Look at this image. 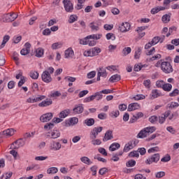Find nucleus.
<instances>
[{"label":"nucleus","mask_w":179,"mask_h":179,"mask_svg":"<svg viewBox=\"0 0 179 179\" xmlns=\"http://www.w3.org/2000/svg\"><path fill=\"white\" fill-rule=\"evenodd\" d=\"M17 14H15V13H6L1 15L0 21L3 23H10L15 22L17 19Z\"/></svg>","instance_id":"nucleus-1"},{"label":"nucleus","mask_w":179,"mask_h":179,"mask_svg":"<svg viewBox=\"0 0 179 179\" xmlns=\"http://www.w3.org/2000/svg\"><path fill=\"white\" fill-rule=\"evenodd\" d=\"M161 69L164 73H171L173 71L171 63L169 62H163L161 64Z\"/></svg>","instance_id":"nucleus-2"},{"label":"nucleus","mask_w":179,"mask_h":179,"mask_svg":"<svg viewBox=\"0 0 179 179\" xmlns=\"http://www.w3.org/2000/svg\"><path fill=\"white\" fill-rule=\"evenodd\" d=\"M45 95H33L32 96L28 98L27 99V103H38V101H41L45 99Z\"/></svg>","instance_id":"nucleus-3"},{"label":"nucleus","mask_w":179,"mask_h":179,"mask_svg":"<svg viewBox=\"0 0 179 179\" xmlns=\"http://www.w3.org/2000/svg\"><path fill=\"white\" fill-rule=\"evenodd\" d=\"M159 160H160V154H154L150 157L146 159L145 164H152V163H157Z\"/></svg>","instance_id":"nucleus-4"},{"label":"nucleus","mask_w":179,"mask_h":179,"mask_svg":"<svg viewBox=\"0 0 179 179\" xmlns=\"http://www.w3.org/2000/svg\"><path fill=\"white\" fill-rule=\"evenodd\" d=\"M41 78L45 83H51L52 82V78L51 77V74L48 71H45L43 72L41 75Z\"/></svg>","instance_id":"nucleus-5"},{"label":"nucleus","mask_w":179,"mask_h":179,"mask_svg":"<svg viewBox=\"0 0 179 179\" xmlns=\"http://www.w3.org/2000/svg\"><path fill=\"white\" fill-rule=\"evenodd\" d=\"M63 4L66 12H73V4L70 0H63Z\"/></svg>","instance_id":"nucleus-6"},{"label":"nucleus","mask_w":179,"mask_h":179,"mask_svg":"<svg viewBox=\"0 0 179 179\" xmlns=\"http://www.w3.org/2000/svg\"><path fill=\"white\" fill-rule=\"evenodd\" d=\"M61 136V131L58 129H53L51 133L48 132L46 135V138H49L50 139H57Z\"/></svg>","instance_id":"nucleus-7"},{"label":"nucleus","mask_w":179,"mask_h":179,"mask_svg":"<svg viewBox=\"0 0 179 179\" xmlns=\"http://www.w3.org/2000/svg\"><path fill=\"white\" fill-rule=\"evenodd\" d=\"M62 146V145L59 142L52 141L50 143L49 149L50 150H52V152H57L61 149Z\"/></svg>","instance_id":"nucleus-8"},{"label":"nucleus","mask_w":179,"mask_h":179,"mask_svg":"<svg viewBox=\"0 0 179 179\" xmlns=\"http://www.w3.org/2000/svg\"><path fill=\"white\" fill-rule=\"evenodd\" d=\"M54 114H52V113H45L40 117V121L42 122H48V121L52 120Z\"/></svg>","instance_id":"nucleus-9"},{"label":"nucleus","mask_w":179,"mask_h":179,"mask_svg":"<svg viewBox=\"0 0 179 179\" xmlns=\"http://www.w3.org/2000/svg\"><path fill=\"white\" fill-rule=\"evenodd\" d=\"M103 131V127H94L92 131H91L90 134V138L91 139H96L97 138V135L100 134Z\"/></svg>","instance_id":"nucleus-10"},{"label":"nucleus","mask_w":179,"mask_h":179,"mask_svg":"<svg viewBox=\"0 0 179 179\" xmlns=\"http://www.w3.org/2000/svg\"><path fill=\"white\" fill-rule=\"evenodd\" d=\"M131 29V24L129 22H123L120 27V31L122 33H126V31H129Z\"/></svg>","instance_id":"nucleus-11"},{"label":"nucleus","mask_w":179,"mask_h":179,"mask_svg":"<svg viewBox=\"0 0 179 179\" xmlns=\"http://www.w3.org/2000/svg\"><path fill=\"white\" fill-rule=\"evenodd\" d=\"M113 138H114V136H113V131L108 130L103 138V142H107V141H111Z\"/></svg>","instance_id":"nucleus-12"},{"label":"nucleus","mask_w":179,"mask_h":179,"mask_svg":"<svg viewBox=\"0 0 179 179\" xmlns=\"http://www.w3.org/2000/svg\"><path fill=\"white\" fill-rule=\"evenodd\" d=\"M52 104V99H46L45 101L38 103V107H48Z\"/></svg>","instance_id":"nucleus-13"},{"label":"nucleus","mask_w":179,"mask_h":179,"mask_svg":"<svg viewBox=\"0 0 179 179\" xmlns=\"http://www.w3.org/2000/svg\"><path fill=\"white\" fill-rule=\"evenodd\" d=\"M83 106L82 105H76L73 109V114H82L83 113Z\"/></svg>","instance_id":"nucleus-14"},{"label":"nucleus","mask_w":179,"mask_h":179,"mask_svg":"<svg viewBox=\"0 0 179 179\" xmlns=\"http://www.w3.org/2000/svg\"><path fill=\"white\" fill-rule=\"evenodd\" d=\"M150 96L151 99L153 100L154 99L160 97V96H162V92L159 90H152Z\"/></svg>","instance_id":"nucleus-15"},{"label":"nucleus","mask_w":179,"mask_h":179,"mask_svg":"<svg viewBox=\"0 0 179 179\" xmlns=\"http://www.w3.org/2000/svg\"><path fill=\"white\" fill-rule=\"evenodd\" d=\"M140 107H141V106L138 105V103H130V104L128 106L127 111H134V110H135L139 109Z\"/></svg>","instance_id":"nucleus-16"},{"label":"nucleus","mask_w":179,"mask_h":179,"mask_svg":"<svg viewBox=\"0 0 179 179\" xmlns=\"http://www.w3.org/2000/svg\"><path fill=\"white\" fill-rule=\"evenodd\" d=\"M131 149H134V141H129L127 143L123 149V152H129Z\"/></svg>","instance_id":"nucleus-17"},{"label":"nucleus","mask_w":179,"mask_h":179,"mask_svg":"<svg viewBox=\"0 0 179 179\" xmlns=\"http://www.w3.org/2000/svg\"><path fill=\"white\" fill-rule=\"evenodd\" d=\"M74 55L73 50L72 48H68L65 50V58H73Z\"/></svg>","instance_id":"nucleus-18"},{"label":"nucleus","mask_w":179,"mask_h":179,"mask_svg":"<svg viewBox=\"0 0 179 179\" xmlns=\"http://www.w3.org/2000/svg\"><path fill=\"white\" fill-rule=\"evenodd\" d=\"M120 80H121V76L118 74L112 76L109 79V82H111V83L120 82Z\"/></svg>","instance_id":"nucleus-19"},{"label":"nucleus","mask_w":179,"mask_h":179,"mask_svg":"<svg viewBox=\"0 0 179 179\" xmlns=\"http://www.w3.org/2000/svg\"><path fill=\"white\" fill-rule=\"evenodd\" d=\"M164 37H165L164 36H163L162 38H160L159 36H155L152 38L151 42L154 45H156V44H157V43L159 42L163 43V41H164Z\"/></svg>","instance_id":"nucleus-20"},{"label":"nucleus","mask_w":179,"mask_h":179,"mask_svg":"<svg viewBox=\"0 0 179 179\" xmlns=\"http://www.w3.org/2000/svg\"><path fill=\"white\" fill-rule=\"evenodd\" d=\"M149 135V133H148V130L147 129H144L143 130H141L138 136H137V138H146V136H148Z\"/></svg>","instance_id":"nucleus-21"},{"label":"nucleus","mask_w":179,"mask_h":179,"mask_svg":"<svg viewBox=\"0 0 179 179\" xmlns=\"http://www.w3.org/2000/svg\"><path fill=\"white\" fill-rule=\"evenodd\" d=\"M79 122V119L78 117H71L69 121H66V124H69V127L71 125H76Z\"/></svg>","instance_id":"nucleus-22"},{"label":"nucleus","mask_w":179,"mask_h":179,"mask_svg":"<svg viewBox=\"0 0 179 179\" xmlns=\"http://www.w3.org/2000/svg\"><path fill=\"white\" fill-rule=\"evenodd\" d=\"M91 52L92 57H96V55H99V54L101 52V49H100V48L95 47L91 49Z\"/></svg>","instance_id":"nucleus-23"},{"label":"nucleus","mask_w":179,"mask_h":179,"mask_svg":"<svg viewBox=\"0 0 179 179\" xmlns=\"http://www.w3.org/2000/svg\"><path fill=\"white\" fill-rule=\"evenodd\" d=\"M120 147L121 145H120V143H112L109 147V150H110V152H114L117 150V149H120Z\"/></svg>","instance_id":"nucleus-24"},{"label":"nucleus","mask_w":179,"mask_h":179,"mask_svg":"<svg viewBox=\"0 0 179 179\" xmlns=\"http://www.w3.org/2000/svg\"><path fill=\"white\" fill-rule=\"evenodd\" d=\"M10 38V36H9L8 35H6L3 36L2 43L0 45V50H2V48L5 47L6 43L9 41Z\"/></svg>","instance_id":"nucleus-25"},{"label":"nucleus","mask_w":179,"mask_h":179,"mask_svg":"<svg viewBox=\"0 0 179 179\" xmlns=\"http://www.w3.org/2000/svg\"><path fill=\"white\" fill-rule=\"evenodd\" d=\"M15 134V130L13 129H8L3 131V135L6 136H12Z\"/></svg>","instance_id":"nucleus-26"},{"label":"nucleus","mask_w":179,"mask_h":179,"mask_svg":"<svg viewBox=\"0 0 179 179\" xmlns=\"http://www.w3.org/2000/svg\"><path fill=\"white\" fill-rule=\"evenodd\" d=\"M171 89H173V85L170 83H165L163 85L162 90L164 92H171Z\"/></svg>","instance_id":"nucleus-27"},{"label":"nucleus","mask_w":179,"mask_h":179,"mask_svg":"<svg viewBox=\"0 0 179 179\" xmlns=\"http://www.w3.org/2000/svg\"><path fill=\"white\" fill-rule=\"evenodd\" d=\"M69 115V109H66L60 112L59 117V118H66Z\"/></svg>","instance_id":"nucleus-28"},{"label":"nucleus","mask_w":179,"mask_h":179,"mask_svg":"<svg viewBox=\"0 0 179 179\" xmlns=\"http://www.w3.org/2000/svg\"><path fill=\"white\" fill-rule=\"evenodd\" d=\"M90 27L92 30V31H97L100 28L99 27V24H96V22H93L90 24Z\"/></svg>","instance_id":"nucleus-29"},{"label":"nucleus","mask_w":179,"mask_h":179,"mask_svg":"<svg viewBox=\"0 0 179 179\" xmlns=\"http://www.w3.org/2000/svg\"><path fill=\"white\" fill-rule=\"evenodd\" d=\"M84 124H86L87 127H92V125H94V119L93 118L86 119L84 121Z\"/></svg>","instance_id":"nucleus-30"},{"label":"nucleus","mask_w":179,"mask_h":179,"mask_svg":"<svg viewBox=\"0 0 179 179\" xmlns=\"http://www.w3.org/2000/svg\"><path fill=\"white\" fill-rule=\"evenodd\" d=\"M43 55H44V50H43V48H38L36 50V57L38 58H41Z\"/></svg>","instance_id":"nucleus-31"},{"label":"nucleus","mask_w":179,"mask_h":179,"mask_svg":"<svg viewBox=\"0 0 179 179\" xmlns=\"http://www.w3.org/2000/svg\"><path fill=\"white\" fill-rule=\"evenodd\" d=\"M101 34H93L87 36V38H92V40H100L101 38Z\"/></svg>","instance_id":"nucleus-32"},{"label":"nucleus","mask_w":179,"mask_h":179,"mask_svg":"<svg viewBox=\"0 0 179 179\" xmlns=\"http://www.w3.org/2000/svg\"><path fill=\"white\" fill-rule=\"evenodd\" d=\"M98 73L101 75L103 78H107V71L104 69V68H99Z\"/></svg>","instance_id":"nucleus-33"},{"label":"nucleus","mask_w":179,"mask_h":179,"mask_svg":"<svg viewBox=\"0 0 179 179\" xmlns=\"http://www.w3.org/2000/svg\"><path fill=\"white\" fill-rule=\"evenodd\" d=\"M80 160L83 163H85V164H92V161H90V159L87 157H83L80 158Z\"/></svg>","instance_id":"nucleus-34"},{"label":"nucleus","mask_w":179,"mask_h":179,"mask_svg":"<svg viewBox=\"0 0 179 179\" xmlns=\"http://www.w3.org/2000/svg\"><path fill=\"white\" fill-rule=\"evenodd\" d=\"M136 165V161L134 159H130L126 163L127 167H134Z\"/></svg>","instance_id":"nucleus-35"},{"label":"nucleus","mask_w":179,"mask_h":179,"mask_svg":"<svg viewBox=\"0 0 179 179\" xmlns=\"http://www.w3.org/2000/svg\"><path fill=\"white\" fill-rule=\"evenodd\" d=\"M15 143H17L20 147H22L24 145H26V142L23 140V138L17 140L13 143V145H15Z\"/></svg>","instance_id":"nucleus-36"},{"label":"nucleus","mask_w":179,"mask_h":179,"mask_svg":"<svg viewBox=\"0 0 179 179\" xmlns=\"http://www.w3.org/2000/svg\"><path fill=\"white\" fill-rule=\"evenodd\" d=\"M58 173V169L56 167H52L48 169V174H56Z\"/></svg>","instance_id":"nucleus-37"},{"label":"nucleus","mask_w":179,"mask_h":179,"mask_svg":"<svg viewBox=\"0 0 179 179\" xmlns=\"http://www.w3.org/2000/svg\"><path fill=\"white\" fill-rule=\"evenodd\" d=\"M30 78L31 79H38V72L37 71H31L29 73Z\"/></svg>","instance_id":"nucleus-38"},{"label":"nucleus","mask_w":179,"mask_h":179,"mask_svg":"<svg viewBox=\"0 0 179 179\" xmlns=\"http://www.w3.org/2000/svg\"><path fill=\"white\" fill-rule=\"evenodd\" d=\"M129 157H139V151H132L129 152Z\"/></svg>","instance_id":"nucleus-39"},{"label":"nucleus","mask_w":179,"mask_h":179,"mask_svg":"<svg viewBox=\"0 0 179 179\" xmlns=\"http://www.w3.org/2000/svg\"><path fill=\"white\" fill-rule=\"evenodd\" d=\"M162 20L163 23H169V22H170V15L167 14L163 15Z\"/></svg>","instance_id":"nucleus-40"},{"label":"nucleus","mask_w":179,"mask_h":179,"mask_svg":"<svg viewBox=\"0 0 179 179\" xmlns=\"http://www.w3.org/2000/svg\"><path fill=\"white\" fill-rule=\"evenodd\" d=\"M170 160H171V157L170 155L167 154L165 157L162 158L161 162L163 163H167V162H170Z\"/></svg>","instance_id":"nucleus-41"},{"label":"nucleus","mask_w":179,"mask_h":179,"mask_svg":"<svg viewBox=\"0 0 179 179\" xmlns=\"http://www.w3.org/2000/svg\"><path fill=\"white\" fill-rule=\"evenodd\" d=\"M131 48L128 47V48H125L123 49L122 50V54L124 57H127V55H128V54H131Z\"/></svg>","instance_id":"nucleus-42"},{"label":"nucleus","mask_w":179,"mask_h":179,"mask_svg":"<svg viewBox=\"0 0 179 179\" xmlns=\"http://www.w3.org/2000/svg\"><path fill=\"white\" fill-rule=\"evenodd\" d=\"M179 94V90L175 89L172 92L169 93L170 97H176V96H178Z\"/></svg>","instance_id":"nucleus-43"},{"label":"nucleus","mask_w":179,"mask_h":179,"mask_svg":"<svg viewBox=\"0 0 179 179\" xmlns=\"http://www.w3.org/2000/svg\"><path fill=\"white\" fill-rule=\"evenodd\" d=\"M78 20V16L76 15H71L69 20V23H73Z\"/></svg>","instance_id":"nucleus-44"},{"label":"nucleus","mask_w":179,"mask_h":179,"mask_svg":"<svg viewBox=\"0 0 179 179\" xmlns=\"http://www.w3.org/2000/svg\"><path fill=\"white\" fill-rule=\"evenodd\" d=\"M179 104L177 102H171L167 105V107L169 108H176V107H178Z\"/></svg>","instance_id":"nucleus-45"},{"label":"nucleus","mask_w":179,"mask_h":179,"mask_svg":"<svg viewBox=\"0 0 179 179\" xmlns=\"http://www.w3.org/2000/svg\"><path fill=\"white\" fill-rule=\"evenodd\" d=\"M24 83H26V78L24 76H22L20 80L18 83V87H22Z\"/></svg>","instance_id":"nucleus-46"},{"label":"nucleus","mask_w":179,"mask_h":179,"mask_svg":"<svg viewBox=\"0 0 179 179\" xmlns=\"http://www.w3.org/2000/svg\"><path fill=\"white\" fill-rule=\"evenodd\" d=\"M145 129H147V132L148 133V135H150V134H153V132L156 131L155 127H149Z\"/></svg>","instance_id":"nucleus-47"},{"label":"nucleus","mask_w":179,"mask_h":179,"mask_svg":"<svg viewBox=\"0 0 179 179\" xmlns=\"http://www.w3.org/2000/svg\"><path fill=\"white\" fill-rule=\"evenodd\" d=\"M94 96L95 99H96L97 101L101 100V99H103V94H101V92H96L94 94Z\"/></svg>","instance_id":"nucleus-48"},{"label":"nucleus","mask_w":179,"mask_h":179,"mask_svg":"<svg viewBox=\"0 0 179 179\" xmlns=\"http://www.w3.org/2000/svg\"><path fill=\"white\" fill-rule=\"evenodd\" d=\"M94 76H96V71H92L88 73L87 75V78L88 79H93V78H94Z\"/></svg>","instance_id":"nucleus-49"},{"label":"nucleus","mask_w":179,"mask_h":179,"mask_svg":"<svg viewBox=\"0 0 179 179\" xmlns=\"http://www.w3.org/2000/svg\"><path fill=\"white\" fill-rule=\"evenodd\" d=\"M88 40H90L89 38L85 37V38L83 39H80L79 41H80V44H82L83 45H87V41Z\"/></svg>","instance_id":"nucleus-50"},{"label":"nucleus","mask_w":179,"mask_h":179,"mask_svg":"<svg viewBox=\"0 0 179 179\" xmlns=\"http://www.w3.org/2000/svg\"><path fill=\"white\" fill-rule=\"evenodd\" d=\"M95 96H94V95H92L89 97H87L84 99V103H90V101H93V100H94Z\"/></svg>","instance_id":"nucleus-51"},{"label":"nucleus","mask_w":179,"mask_h":179,"mask_svg":"<svg viewBox=\"0 0 179 179\" xmlns=\"http://www.w3.org/2000/svg\"><path fill=\"white\" fill-rule=\"evenodd\" d=\"M92 139V143L94 145H101V141L100 139H96V138H91Z\"/></svg>","instance_id":"nucleus-52"},{"label":"nucleus","mask_w":179,"mask_h":179,"mask_svg":"<svg viewBox=\"0 0 179 179\" xmlns=\"http://www.w3.org/2000/svg\"><path fill=\"white\" fill-rule=\"evenodd\" d=\"M157 120H159V118L156 115H152L149 118V121L150 122H151V124H155V122H156Z\"/></svg>","instance_id":"nucleus-53"},{"label":"nucleus","mask_w":179,"mask_h":179,"mask_svg":"<svg viewBox=\"0 0 179 179\" xmlns=\"http://www.w3.org/2000/svg\"><path fill=\"white\" fill-rule=\"evenodd\" d=\"M142 68H143V66H142L141 64H135L134 67V71L135 72H139V71H141Z\"/></svg>","instance_id":"nucleus-54"},{"label":"nucleus","mask_w":179,"mask_h":179,"mask_svg":"<svg viewBox=\"0 0 179 179\" xmlns=\"http://www.w3.org/2000/svg\"><path fill=\"white\" fill-rule=\"evenodd\" d=\"M54 128V123H47L45 126H44V129H52Z\"/></svg>","instance_id":"nucleus-55"},{"label":"nucleus","mask_w":179,"mask_h":179,"mask_svg":"<svg viewBox=\"0 0 179 179\" xmlns=\"http://www.w3.org/2000/svg\"><path fill=\"white\" fill-rule=\"evenodd\" d=\"M106 38L107 40H112L114 41L115 40V35H114V34L113 33H108L106 34Z\"/></svg>","instance_id":"nucleus-56"},{"label":"nucleus","mask_w":179,"mask_h":179,"mask_svg":"<svg viewBox=\"0 0 179 179\" xmlns=\"http://www.w3.org/2000/svg\"><path fill=\"white\" fill-rule=\"evenodd\" d=\"M159 150H160L159 147H153V148H150L148 150V153H155V152H159Z\"/></svg>","instance_id":"nucleus-57"},{"label":"nucleus","mask_w":179,"mask_h":179,"mask_svg":"<svg viewBox=\"0 0 179 179\" xmlns=\"http://www.w3.org/2000/svg\"><path fill=\"white\" fill-rule=\"evenodd\" d=\"M156 86H157V87H160L161 89H163V86H164V81H163V80L157 81Z\"/></svg>","instance_id":"nucleus-58"},{"label":"nucleus","mask_w":179,"mask_h":179,"mask_svg":"<svg viewBox=\"0 0 179 179\" xmlns=\"http://www.w3.org/2000/svg\"><path fill=\"white\" fill-rule=\"evenodd\" d=\"M36 132H31L30 133H25L24 134V139H27V138H33V136H34Z\"/></svg>","instance_id":"nucleus-59"},{"label":"nucleus","mask_w":179,"mask_h":179,"mask_svg":"<svg viewBox=\"0 0 179 179\" xmlns=\"http://www.w3.org/2000/svg\"><path fill=\"white\" fill-rule=\"evenodd\" d=\"M20 54L21 55H27V54H30V50L24 48L21 50Z\"/></svg>","instance_id":"nucleus-60"},{"label":"nucleus","mask_w":179,"mask_h":179,"mask_svg":"<svg viewBox=\"0 0 179 179\" xmlns=\"http://www.w3.org/2000/svg\"><path fill=\"white\" fill-rule=\"evenodd\" d=\"M59 96H61V92H58V91H56V92L52 93V94L50 95V97L57 98V97H59Z\"/></svg>","instance_id":"nucleus-61"},{"label":"nucleus","mask_w":179,"mask_h":179,"mask_svg":"<svg viewBox=\"0 0 179 179\" xmlns=\"http://www.w3.org/2000/svg\"><path fill=\"white\" fill-rule=\"evenodd\" d=\"M98 151L101 155H103V156H107V151L104 148H100L98 149Z\"/></svg>","instance_id":"nucleus-62"},{"label":"nucleus","mask_w":179,"mask_h":179,"mask_svg":"<svg viewBox=\"0 0 179 179\" xmlns=\"http://www.w3.org/2000/svg\"><path fill=\"white\" fill-rule=\"evenodd\" d=\"M12 172L9 173H6L1 176V179H10V177H12Z\"/></svg>","instance_id":"nucleus-63"},{"label":"nucleus","mask_w":179,"mask_h":179,"mask_svg":"<svg viewBox=\"0 0 179 179\" xmlns=\"http://www.w3.org/2000/svg\"><path fill=\"white\" fill-rule=\"evenodd\" d=\"M134 179H146V178L143 175L138 173L135 176Z\"/></svg>","instance_id":"nucleus-64"}]
</instances>
